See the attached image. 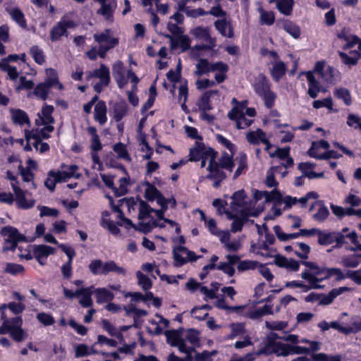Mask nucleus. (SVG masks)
Returning a JSON list of instances; mask_svg holds the SVG:
<instances>
[{
	"label": "nucleus",
	"instance_id": "nucleus-29",
	"mask_svg": "<svg viewBox=\"0 0 361 361\" xmlns=\"http://www.w3.org/2000/svg\"><path fill=\"white\" fill-rule=\"evenodd\" d=\"M45 73L47 78L44 80V82L47 85H49L50 87H53L56 85H58L59 90L63 89V85L59 82L58 73L55 69L52 68H47L45 70Z\"/></svg>",
	"mask_w": 361,
	"mask_h": 361
},
{
	"label": "nucleus",
	"instance_id": "nucleus-52",
	"mask_svg": "<svg viewBox=\"0 0 361 361\" xmlns=\"http://www.w3.org/2000/svg\"><path fill=\"white\" fill-rule=\"evenodd\" d=\"M301 277L310 283V286L312 287V289H319L322 288V286L319 285L317 283V277L310 273L309 271L305 270L301 274Z\"/></svg>",
	"mask_w": 361,
	"mask_h": 361
},
{
	"label": "nucleus",
	"instance_id": "nucleus-26",
	"mask_svg": "<svg viewBox=\"0 0 361 361\" xmlns=\"http://www.w3.org/2000/svg\"><path fill=\"white\" fill-rule=\"evenodd\" d=\"M94 118L101 125L107 121L106 105L104 101L99 100L94 106Z\"/></svg>",
	"mask_w": 361,
	"mask_h": 361
},
{
	"label": "nucleus",
	"instance_id": "nucleus-3",
	"mask_svg": "<svg viewBox=\"0 0 361 361\" xmlns=\"http://www.w3.org/2000/svg\"><path fill=\"white\" fill-rule=\"evenodd\" d=\"M76 26V23L73 20L68 19L66 16H63L50 30L51 41L57 42L61 37H67L68 35V29H73Z\"/></svg>",
	"mask_w": 361,
	"mask_h": 361
},
{
	"label": "nucleus",
	"instance_id": "nucleus-16",
	"mask_svg": "<svg viewBox=\"0 0 361 361\" xmlns=\"http://www.w3.org/2000/svg\"><path fill=\"white\" fill-rule=\"evenodd\" d=\"M93 288L94 286H91L77 289V293L81 297L79 302L83 307H90L92 306L93 302L92 299V292H94Z\"/></svg>",
	"mask_w": 361,
	"mask_h": 361
},
{
	"label": "nucleus",
	"instance_id": "nucleus-45",
	"mask_svg": "<svg viewBox=\"0 0 361 361\" xmlns=\"http://www.w3.org/2000/svg\"><path fill=\"white\" fill-rule=\"evenodd\" d=\"M263 228L265 230V234H264L265 240L263 241L262 243H261L259 245V248L261 250L268 251L269 250V245L274 244L275 237H274V234L269 232L268 227L265 224H263Z\"/></svg>",
	"mask_w": 361,
	"mask_h": 361
},
{
	"label": "nucleus",
	"instance_id": "nucleus-36",
	"mask_svg": "<svg viewBox=\"0 0 361 361\" xmlns=\"http://www.w3.org/2000/svg\"><path fill=\"white\" fill-rule=\"evenodd\" d=\"M294 0H279L276 8L280 13L285 16H290L293 11Z\"/></svg>",
	"mask_w": 361,
	"mask_h": 361
},
{
	"label": "nucleus",
	"instance_id": "nucleus-58",
	"mask_svg": "<svg viewBox=\"0 0 361 361\" xmlns=\"http://www.w3.org/2000/svg\"><path fill=\"white\" fill-rule=\"evenodd\" d=\"M246 197L245 192L243 189L235 191L231 196L232 204L235 206H241Z\"/></svg>",
	"mask_w": 361,
	"mask_h": 361
},
{
	"label": "nucleus",
	"instance_id": "nucleus-55",
	"mask_svg": "<svg viewBox=\"0 0 361 361\" xmlns=\"http://www.w3.org/2000/svg\"><path fill=\"white\" fill-rule=\"evenodd\" d=\"M118 38H114L112 39V40L110 42V44H106V45H100L99 47V49H98V56L102 58V59H104L106 57V52L110 50L111 49H113L116 46H117L118 44Z\"/></svg>",
	"mask_w": 361,
	"mask_h": 361
},
{
	"label": "nucleus",
	"instance_id": "nucleus-5",
	"mask_svg": "<svg viewBox=\"0 0 361 361\" xmlns=\"http://www.w3.org/2000/svg\"><path fill=\"white\" fill-rule=\"evenodd\" d=\"M224 169L216 162L208 164L207 167V171L209 173L206 176V178L214 181L212 185L214 188H219L221 183L227 178V175Z\"/></svg>",
	"mask_w": 361,
	"mask_h": 361
},
{
	"label": "nucleus",
	"instance_id": "nucleus-17",
	"mask_svg": "<svg viewBox=\"0 0 361 361\" xmlns=\"http://www.w3.org/2000/svg\"><path fill=\"white\" fill-rule=\"evenodd\" d=\"M300 354L309 355L310 354V349H308L307 347L298 345L297 344L283 343L282 357Z\"/></svg>",
	"mask_w": 361,
	"mask_h": 361
},
{
	"label": "nucleus",
	"instance_id": "nucleus-49",
	"mask_svg": "<svg viewBox=\"0 0 361 361\" xmlns=\"http://www.w3.org/2000/svg\"><path fill=\"white\" fill-rule=\"evenodd\" d=\"M336 72L338 71L333 66H328L320 77L326 82L333 84L335 83L336 80L335 78V75Z\"/></svg>",
	"mask_w": 361,
	"mask_h": 361
},
{
	"label": "nucleus",
	"instance_id": "nucleus-6",
	"mask_svg": "<svg viewBox=\"0 0 361 361\" xmlns=\"http://www.w3.org/2000/svg\"><path fill=\"white\" fill-rule=\"evenodd\" d=\"M283 348V343H273L271 341H265L264 344L257 351L255 352L254 355H276L277 357L282 356V351Z\"/></svg>",
	"mask_w": 361,
	"mask_h": 361
},
{
	"label": "nucleus",
	"instance_id": "nucleus-40",
	"mask_svg": "<svg viewBox=\"0 0 361 361\" xmlns=\"http://www.w3.org/2000/svg\"><path fill=\"white\" fill-rule=\"evenodd\" d=\"M113 149L117 154L118 158L123 159L127 161H131L132 159L125 144L119 142L114 145Z\"/></svg>",
	"mask_w": 361,
	"mask_h": 361
},
{
	"label": "nucleus",
	"instance_id": "nucleus-31",
	"mask_svg": "<svg viewBox=\"0 0 361 361\" xmlns=\"http://www.w3.org/2000/svg\"><path fill=\"white\" fill-rule=\"evenodd\" d=\"M205 149V145L203 142H196L195 147L190 149L189 161H199L202 157V152Z\"/></svg>",
	"mask_w": 361,
	"mask_h": 361
},
{
	"label": "nucleus",
	"instance_id": "nucleus-47",
	"mask_svg": "<svg viewBox=\"0 0 361 361\" xmlns=\"http://www.w3.org/2000/svg\"><path fill=\"white\" fill-rule=\"evenodd\" d=\"M103 328L111 336H116L117 338L121 341L123 340V336L121 332H118L115 326L107 319L102 320Z\"/></svg>",
	"mask_w": 361,
	"mask_h": 361
},
{
	"label": "nucleus",
	"instance_id": "nucleus-46",
	"mask_svg": "<svg viewBox=\"0 0 361 361\" xmlns=\"http://www.w3.org/2000/svg\"><path fill=\"white\" fill-rule=\"evenodd\" d=\"M4 272L13 276L24 274L25 268L23 265L16 263L7 262L4 268Z\"/></svg>",
	"mask_w": 361,
	"mask_h": 361
},
{
	"label": "nucleus",
	"instance_id": "nucleus-27",
	"mask_svg": "<svg viewBox=\"0 0 361 361\" xmlns=\"http://www.w3.org/2000/svg\"><path fill=\"white\" fill-rule=\"evenodd\" d=\"M93 76L100 79L104 86H108L111 81L109 68L104 63H101L99 68L93 72Z\"/></svg>",
	"mask_w": 361,
	"mask_h": 361
},
{
	"label": "nucleus",
	"instance_id": "nucleus-43",
	"mask_svg": "<svg viewBox=\"0 0 361 361\" xmlns=\"http://www.w3.org/2000/svg\"><path fill=\"white\" fill-rule=\"evenodd\" d=\"M334 231L326 233L322 230H319L317 236H318V243L320 245H329L332 244L334 242Z\"/></svg>",
	"mask_w": 361,
	"mask_h": 361
},
{
	"label": "nucleus",
	"instance_id": "nucleus-35",
	"mask_svg": "<svg viewBox=\"0 0 361 361\" xmlns=\"http://www.w3.org/2000/svg\"><path fill=\"white\" fill-rule=\"evenodd\" d=\"M211 72V63L207 59H199L195 74L199 77Z\"/></svg>",
	"mask_w": 361,
	"mask_h": 361
},
{
	"label": "nucleus",
	"instance_id": "nucleus-57",
	"mask_svg": "<svg viewBox=\"0 0 361 361\" xmlns=\"http://www.w3.org/2000/svg\"><path fill=\"white\" fill-rule=\"evenodd\" d=\"M329 215V212L328 208L322 203L317 212L313 215V218L317 221L322 222L327 219Z\"/></svg>",
	"mask_w": 361,
	"mask_h": 361
},
{
	"label": "nucleus",
	"instance_id": "nucleus-7",
	"mask_svg": "<svg viewBox=\"0 0 361 361\" xmlns=\"http://www.w3.org/2000/svg\"><path fill=\"white\" fill-rule=\"evenodd\" d=\"M128 111L129 106L126 101L121 99L113 104L109 115L116 122H120L128 115Z\"/></svg>",
	"mask_w": 361,
	"mask_h": 361
},
{
	"label": "nucleus",
	"instance_id": "nucleus-10",
	"mask_svg": "<svg viewBox=\"0 0 361 361\" xmlns=\"http://www.w3.org/2000/svg\"><path fill=\"white\" fill-rule=\"evenodd\" d=\"M0 234L4 237H7V238H5L6 240L18 242L26 241V236L21 234L16 228L12 226H6L2 227L0 231Z\"/></svg>",
	"mask_w": 361,
	"mask_h": 361
},
{
	"label": "nucleus",
	"instance_id": "nucleus-64",
	"mask_svg": "<svg viewBox=\"0 0 361 361\" xmlns=\"http://www.w3.org/2000/svg\"><path fill=\"white\" fill-rule=\"evenodd\" d=\"M347 125L355 129L361 130V118L357 115L350 114L347 118Z\"/></svg>",
	"mask_w": 361,
	"mask_h": 361
},
{
	"label": "nucleus",
	"instance_id": "nucleus-1",
	"mask_svg": "<svg viewBox=\"0 0 361 361\" xmlns=\"http://www.w3.org/2000/svg\"><path fill=\"white\" fill-rule=\"evenodd\" d=\"M252 87L256 94L264 101L266 108L271 109L277 96L271 89V84L269 78L262 73L258 74Z\"/></svg>",
	"mask_w": 361,
	"mask_h": 361
},
{
	"label": "nucleus",
	"instance_id": "nucleus-15",
	"mask_svg": "<svg viewBox=\"0 0 361 361\" xmlns=\"http://www.w3.org/2000/svg\"><path fill=\"white\" fill-rule=\"evenodd\" d=\"M9 333L11 337L16 342H21L27 337L26 332L20 328H7L5 326H0V334H6Z\"/></svg>",
	"mask_w": 361,
	"mask_h": 361
},
{
	"label": "nucleus",
	"instance_id": "nucleus-60",
	"mask_svg": "<svg viewBox=\"0 0 361 361\" xmlns=\"http://www.w3.org/2000/svg\"><path fill=\"white\" fill-rule=\"evenodd\" d=\"M216 140L224 145L227 149H228L231 154H234L236 149V146L231 142L229 140H228L226 137L223 136L222 135L218 134L216 135Z\"/></svg>",
	"mask_w": 361,
	"mask_h": 361
},
{
	"label": "nucleus",
	"instance_id": "nucleus-11",
	"mask_svg": "<svg viewBox=\"0 0 361 361\" xmlns=\"http://www.w3.org/2000/svg\"><path fill=\"white\" fill-rule=\"evenodd\" d=\"M218 90H211L205 91L198 99L197 105L201 111H207L212 109L210 99L214 95H219Z\"/></svg>",
	"mask_w": 361,
	"mask_h": 361
},
{
	"label": "nucleus",
	"instance_id": "nucleus-9",
	"mask_svg": "<svg viewBox=\"0 0 361 361\" xmlns=\"http://www.w3.org/2000/svg\"><path fill=\"white\" fill-rule=\"evenodd\" d=\"M112 75L120 89L127 85L128 79L125 76V68L121 61H118L113 65Z\"/></svg>",
	"mask_w": 361,
	"mask_h": 361
},
{
	"label": "nucleus",
	"instance_id": "nucleus-37",
	"mask_svg": "<svg viewBox=\"0 0 361 361\" xmlns=\"http://www.w3.org/2000/svg\"><path fill=\"white\" fill-rule=\"evenodd\" d=\"M50 88L44 82H40L35 87L33 94L39 99L45 101L48 98Z\"/></svg>",
	"mask_w": 361,
	"mask_h": 361
},
{
	"label": "nucleus",
	"instance_id": "nucleus-32",
	"mask_svg": "<svg viewBox=\"0 0 361 361\" xmlns=\"http://www.w3.org/2000/svg\"><path fill=\"white\" fill-rule=\"evenodd\" d=\"M49 137L50 135L45 132L43 128H41L40 130L37 129L35 132L32 131L30 133V135H26L27 140L32 138L35 140L33 146L35 148H37L39 144L41 143V141H42L43 139L47 140Z\"/></svg>",
	"mask_w": 361,
	"mask_h": 361
},
{
	"label": "nucleus",
	"instance_id": "nucleus-63",
	"mask_svg": "<svg viewBox=\"0 0 361 361\" xmlns=\"http://www.w3.org/2000/svg\"><path fill=\"white\" fill-rule=\"evenodd\" d=\"M20 175L24 182L32 181L35 178V174L31 171L30 167L24 168L21 164L18 166Z\"/></svg>",
	"mask_w": 361,
	"mask_h": 361
},
{
	"label": "nucleus",
	"instance_id": "nucleus-25",
	"mask_svg": "<svg viewBox=\"0 0 361 361\" xmlns=\"http://www.w3.org/2000/svg\"><path fill=\"white\" fill-rule=\"evenodd\" d=\"M350 55L340 51L338 55L341 59L342 62L348 66H355L357 64L358 61L361 59V53L358 51L353 50L349 52Z\"/></svg>",
	"mask_w": 361,
	"mask_h": 361
},
{
	"label": "nucleus",
	"instance_id": "nucleus-24",
	"mask_svg": "<svg viewBox=\"0 0 361 361\" xmlns=\"http://www.w3.org/2000/svg\"><path fill=\"white\" fill-rule=\"evenodd\" d=\"M93 289L98 304L111 301L114 298V294L106 288H94Z\"/></svg>",
	"mask_w": 361,
	"mask_h": 361
},
{
	"label": "nucleus",
	"instance_id": "nucleus-28",
	"mask_svg": "<svg viewBox=\"0 0 361 361\" xmlns=\"http://www.w3.org/2000/svg\"><path fill=\"white\" fill-rule=\"evenodd\" d=\"M117 7L116 0H110L107 3L101 6L97 13L104 16L106 20L113 18L115 9Z\"/></svg>",
	"mask_w": 361,
	"mask_h": 361
},
{
	"label": "nucleus",
	"instance_id": "nucleus-62",
	"mask_svg": "<svg viewBox=\"0 0 361 361\" xmlns=\"http://www.w3.org/2000/svg\"><path fill=\"white\" fill-rule=\"evenodd\" d=\"M282 194L279 190L277 189H274L271 192L267 191V197H266V202H282Z\"/></svg>",
	"mask_w": 361,
	"mask_h": 361
},
{
	"label": "nucleus",
	"instance_id": "nucleus-44",
	"mask_svg": "<svg viewBox=\"0 0 361 361\" xmlns=\"http://www.w3.org/2000/svg\"><path fill=\"white\" fill-rule=\"evenodd\" d=\"M30 54L37 64L42 65L45 62L44 54L37 45L31 47Z\"/></svg>",
	"mask_w": 361,
	"mask_h": 361
},
{
	"label": "nucleus",
	"instance_id": "nucleus-38",
	"mask_svg": "<svg viewBox=\"0 0 361 361\" xmlns=\"http://www.w3.org/2000/svg\"><path fill=\"white\" fill-rule=\"evenodd\" d=\"M360 259H361V254L350 255L343 257L341 264L345 268H355L360 263Z\"/></svg>",
	"mask_w": 361,
	"mask_h": 361
},
{
	"label": "nucleus",
	"instance_id": "nucleus-56",
	"mask_svg": "<svg viewBox=\"0 0 361 361\" xmlns=\"http://www.w3.org/2000/svg\"><path fill=\"white\" fill-rule=\"evenodd\" d=\"M37 319L45 326L54 324L55 319L51 314L39 312L37 314Z\"/></svg>",
	"mask_w": 361,
	"mask_h": 361
},
{
	"label": "nucleus",
	"instance_id": "nucleus-54",
	"mask_svg": "<svg viewBox=\"0 0 361 361\" xmlns=\"http://www.w3.org/2000/svg\"><path fill=\"white\" fill-rule=\"evenodd\" d=\"M275 15L273 11H265L262 10L260 14L261 25H271L274 23Z\"/></svg>",
	"mask_w": 361,
	"mask_h": 361
},
{
	"label": "nucleus",
	"instance_id": "nucleus-20",
	"mask_svg": "<svg viewBox=\"0 0 361 361\" xmlns=\"http://www.w3.org/2000/svg\"><path fill=\"white\" fill-rule=\"evenodd\" d=\"M12 121L14 124L20 126L30 123L27 114L20 109H11Z\"/></svg>",
	"mask_w": 361,
	"mask_h": 361
},
{
	"label": "nucleus",
	"instance_id": "nucleus-18",
	"mask_svg": "<svg viewBox=\"0 0 361 361\" xmlns=\"http://www.w3.org/2000/svg\"><path fill=\"white\" fill-rule=\"evenodd\" d=\"M167 37L171 39V47L173 49L180 47L182 51H185L190 47V40L187 35L181 34L176 38H173L170 35H167Z\"/></svg>",
	"mask_w": 361,
	"mask_h": 361
},
{
	"label": "nucleus",
	"instance_id": "nucleus-39",
	"mask_svg": "<svg viewBox=\"0 0 361 361\" xmlns=\"http://www.w3.org/2000/svg\"><path fill=\"white\" fill-rule=\"evenodd\" d=\"M283 29L295 39H298L301 35L300 27L290 20H286L283 23Z\"/></svg>",
	"mask_w": 361,
	"mask_h": 361
},
{
	"label": "nucleus",
	"instance_id": "nucleus-41",
	"mask_svg": "<svg viewBox=\"0 0 361 361\" xmlns=\"http://www.w3.org/2000/svg\"><path fill=\"white\" fill-rule=\"evenodd\" d=\"M334 94L335 97L342 99L345 105L350 106L352 103L351 95L350 91L344 87L336 88Z\"/></svg>",
	"mask_w": 361,
	"mask_h": 361
},
{
	"label": "nucleus",
	"instance_id": "nucleus-33",
	"mask_svg": "<svg viewBox=\"0 0 361 361\" xmlns=\"http://www.w3.org/2000/svg\"><path fill=\"white\" fill-rule=\"evenodd\" d=\"M266 134L261 130L257 129L256 131H250L247 135V141L252 145H258L260 142H265Z\"/></svg>",
	"mask_w": 361,
	"mask_h": 361
},
{
	"label": "nucleus",
	"instance_id": "nucleus-53",
	"mask_svg": "<svg viewBox=\"0 0 361 361\" xmlns=\"http://www.w3.org/2000/svg\"><path fill=\"white\" fill-rule=\"evenodd\" d=\"M161 192L153 185L148 183L147 188L145 189V197L148 201H153L159 196Z\"/></svg>",
	"mask_w": 361,
	"mask_h": 361
},
{
	"label": "nucleus",
	"instance_id": "nucleus-13",
	"mask_svg": "<svg viewBox=\"0 0 361 361\" xmlns=\"http://www.w3.org/2000/svg\"><path fill=\"white\" fill-rule=\"evenodd\" d=\"M214 27L222 36L228 38L234 37L233 27L225 18L216 20L214 22Z\"/></svg>",
	"mask_w": 361,
	"mask_h": 361
},
{
	"label": "nucleus",
	"instance_id": "nucleus-4",
	"mask_svg": "<svg viewBox=\"0 0 361 361\" xmlns=\"http://www.w3.org/2000/svg\"><path fill=\"white\" fill-rule=\"evenodd\" d=\"M173 255L174 259V265L181 267L188 262H196L202 256L197 255L195 252L189 250L186 247L178 245L173 248Z\"/></svg>",
	"mask_w": 361,
	"mask_h": 361
},
{
	"label": "nucleus",
	"instance_id": "nucleus-51",
	"mask_svg": "<svg viewBox=\"0 0 361 361\" xmlns=\"http://www.w3.org/2000/svg\"><path fill=\"white\" fill-rule=\"evenodd\" d=\"M259 262L253 260H243L240 261L238 266L237 269L239 271H245L247 270H254L259 266Z\"/></svg>",
	"mask_w": 361,
	"mask_h": 361
},
{
	"label": "nucleus",
	"instance_id": "nucleus-19",
	"mask_svg": "<svg viewBox=\"0 0 361 361\" xmlns=\"http://www.w3.org/2000/svg\"><path fill=\"white\" fill-rule=\"evenodd\" d=\"M228 218L233 220L231 224V231L237 233L242 231L245 223L248 221V214L242 212L241 216L238 217L235 214H228Z\"/></svg>",
	"mask_w": 361,
	"mask_h": 361
},
{
	"label": "nucleus",
	"instance_id": "nucleus-8",
	"mask_svg": "<svg viewBox=\"0 0 361 361\" xmlns=\"http://www.w3.org/2000/svg\"><path fill=\"white\" fill-rule=\"evenodd\" d=\"M12 189L15 193L17 207L21 209H28L35 206L34 200H27L25 192L16 185L12 184Z\"/></svg>",
	"mask_w": 361,
	"mask_h": 361
},
{
	"label": "nucleus",
	"instance_id": "nucleus-48",
	"mask_svg": "<svg viewBox=\"0 0 361 361\" xmlns=\"http://www.w3.org/2000/svg\"><path fill=\"white\" fill-rule=\"evenodd\" d=\"M154 211L146 202L140 200L138 219L140 220L147 219L149 216L150 214Z\"/></svg>",
	"mask_w": 361,
	"mask_h": 361
},
{
	"label": "nucleus",
	"instance_id": "nucleus-34",
	"mask_svg": "<svg viewBox=\"0 0 361 361\" xmlns=\"http://www.w3.org/2000/svg\"><path fill=\"white\" fill-rule=\"evenodd\" d=\"M329 147V143L325 140H320L317 142H313L308 150V154L311 157L316 159L319 155H320V154L317 153V151L319 148L328 149Z\"/></svg>",
	"mask_w": 361,
	"mask_h": 361
},
{
	"label": "nucleus",
	"instance_id": "nucleus-30",
	"mask_svg": "<svg viewBox=\"0 0 361 361\" xmlns=\"http://www.w3.org/2000/svg\"><path fill=\"white\" fill-rule=\"evenodd\" d=\"M238 168L233 174V179L238 178L242 173L247 169V157L245 152H240L236 157Z\"/></svg>",
	"mask_w": 361,
	"mask_h": 361
},
{
	"label": "nucleus",
	"instance_id": "nucleus-21",
	"mask_svg": "<svg viewBox=\"0 0 361 361\" xmlns=\"http://www.w3.org/2000/svg\"><path fill=\"white\" fill-rule=\"evenodd\" d=\"M287 71V66L282 61H276L270 70V74L275 82H279Z\"/></svg>",
	"mask_w": 361,
	"mask_h": 361
},
{
	"label": "nucleus",
	"instance_id": "nucleus-2",
	"mask_svg": "<svg viewBox=\"0 0 361 361\" xmlns=\"http://www.w3.org/2000/svg\"><path fill=\"white\" fill-rule=\"evenodd\" d=\"M90 271L94 276L108 275L110 272H114L118 275L126 276V269L118 266L114 261L109 260L103 262L99 259H93L88 266Z\"/></svg>",
	"mask_w": 361,
	"mask_h": 361
},
{
	"label": "nucleus",
	"instance_id": "nucleus-14",
	"mask_svg": "<svg viewBox=\"0 0 361 361\" xmlns=\"http://www.w3.org/2000/svg\"><path fill=\"white\" fill-rule=\"evenodd\" d=\"M32 247L33 256L42 265L44 264L41 261L42 258L47 257L49 255H53L55 252V248L46 245H34Z\"/></svg>",
	"mask_w": 361,
	"mask_h": 361
},
{
	"label": "nucleus",
	"instance_id": "nucleus-42",
	"mask_svg": "<svg viewBox=\"0 0 361 361\" xmlns=\"http://www.w3.org/2000/svg\"><path fill=\"white\" fill-rule=\"evenodd\" d=\"M54 110V108L52 105H48L45 104L42 109V123L43 124H49L54 123V118L52 116V113Z\"/></svg>",
	"mask_w": 361,
	"mask_h": 361
},
{
	"label": "nucleus",
	"instance_id": "nucleus-50",
	"mask_svg": "<svg viewBox=\"0 0 361 361\" xmlns=\"http://www.w3.org/2000/svg\"><path fill=\"white\" fill-rule=\"evenodd\" d=\"M136 276L138 279V284L144 290H148L152 288V282L151 279L142 272L137 271L136 272Z\"/></svg>",
	"mask_w": 361,
	"mask_h": 361
},
{
	"label": "nucleus",
	"instance_id": "nucleus-59",
	"mask_svg": "<svg viewBox=\"0 0 361 361\" xmlns=\"http://www.w3.org/2000/svg\"><path fill=\"white\" fill-rule=\"evenodd\" d=\"M333 105L331 97H326L322 100H314L312 103L313 107L317 109L322 107H326L328 109L331 110L333 109Z\"/></svg>",
	"mask_w": 361,
	"mask_h": 361
},
{
	"label": "nucleus",
	"instance_id": "nucleus-23",
	"mask_svg": "<svg viewBox=\"0 0 361 361\" xmlns=\"http://www.w3.org/2000/svg\"><path fill=\"white\" fill-rule=\"evenodd\" d=\"M233 154H229L226 151L223 152L221 156L216 159V164L221 166V169L232 172L235 167Z\"/></svg>",
	"mask_w": 361,
	"mask_h": 361
},
{
	"label": "nucleus",
	"instance_id": "nucleus-22",
	"mask_svg": "<svg viewBox=\"0 0 361 361\" xmlns=\"http://www.w3.org/2000/svg\"><path fill=\"white\" fill-rule=\"evenodd\" d=\"M6 11L11 16L14 20L22 28H27V20L23 11L18 7L13 8H6Z\"/></svg>",
	"mask_w": 361,
	"mask_h": 361
},
{
	"label": "nucleus",
	"instance_id": "nucleus-12",
	"mask_svg": "<svg viewBox=\"0 0 361 361\" xmlns=\"http://www.w3.org/2000/svg\"><path fill=\"white\" fill-rule=\"evenodd\" d=\"M306 77L309 86L307 94L311 98L315 99L318 93L322 91V87L315 78L312 71L306 72Z\"/></svg>",
	"mask_w": 361,
	"mask_h": 361
},
{
	"label": "nucleus",
	"instance_id": "nucleus-61",
	"mask_svg": "<svg viewBox=\"0 0 361 361\" xmlns=\"http://www.w3.org/2000/svg\"><path fill=\"white\" fill-rule=\"evenodd\" d=\"M199 331L194 329H190L188 330L186 334V340L192 345H196L200 343Z\"/></svg>",
	"mask_w": 361,
	"mask_h": 361
}]
</instances>
